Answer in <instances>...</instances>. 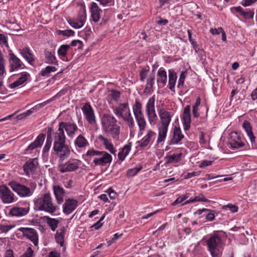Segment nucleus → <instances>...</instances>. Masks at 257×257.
<instances>
[{
  "mask_svg": "<svg viewBox=\"0 0 257 257\" xmlns=\"http://www.w3.org/2000/svg\"><path fill=\"white\" fill-rule=\"evenodd\" d=\"M105 216V215H103L97 222L92 225V227L94 228L96 230L100 228L102 225L101 221L104 219Z\"/></svg>",
  "mask_w": 257,
  "mask_h": 257,
  "instance_id": "bf43d9fd",
  "label": "nucleus"
},
{
  "mask_svg": "<svg viewBox=\"0 0 257 257\" xmlns=\"http://www.w3.org/2000/svg\"><path fill=\"white\" fill-rule=\"evenodd\" d=\"M54 154L59 159V163H62L69 157L71 154V148L67 144L53 147Z\"/></svg>",
  "mask_w": 257,
  "mask_h": 257,
  "instance_id": "9d476101",
  "label": "nucleus"
},
{
  "mask_svg": "<svg viewBox=\"0 0 257 257\" xmlns=\"http://www.w3.org/2000/svg\"><path fill=\"white\" fill-rule=\"evenodd\" d=\"M199 142L201 145H204L206 143V140H205V134L202 132L200 133Z\"/></svg>",
  "mask_w": 257,
  "mask_h": 257,
  "instance_id": "338daca9",
  "label": "nucleus"
},
{
  "mask_svg": "<svg viewBox=\"0 0 257 257\" xmlns=\"http://www.w3.org/2000/svg\"><path fill=\"white\" fill-rule=\"evenodd\" d=\"M187 73L186 71H182L180 75L179 79L178 82L177 87L181 88L183 87L184 80L186 76Z\"/></svg>",
  "mask_w": 257,
  "mask_h": 257,
  "instance_id": "3c124183",
  "label": "nucleus"
},
{
  "mask_svg": "<svg viewBox=\"0 0 257 257\" xmlns=\"http://www.w3.org/2000/svg\"><path fill=\"white\" fill-rule=\"evenodd\" d=\"M52 146V140L49 138V136L47 135L46 141L45 146L43 149V155L44 156H48V152Z\"/></svg>",
  "mask_w": 257,
  "mask_h": 257,
  "instance_id": "a18cd8bd",
  "label": "nucleus"
},
{
  "mask_svg": "<svg viewBox=\"0 0 257 257\" xmlns=\"http://www.w3.org/2000/svg\"><path fill=\"white\" fill-rule=\"evenodd\" d=\"M81 165V161L77 159L69 160L65 163H60L59 170L62 173L70 172L77 170Z\"/></svg>",
  "mask_w": 257,
  "mask_h": 257,
  "instance_id": "1a4fd4ad",
  "label": "nucleus"
},
{
  "mask_svg": "<svg viewBox=\"0 0 257 257\" xmlns=\"http://www.w3.org/2000/svg\"><path fill=\"white\" fill-rule=\"evenodd\" d=\"M169 72V88L171 90H173L175 87L176 80L177 74L173 69H170Z\"/></svg>",
  "mask_w": 257,
  "mask_h": 257,
  "instance_id": "473e14b6",
  "label": "nucleus"
},
{
  "mask_svg": "<svg viewBox=\"0 0 257 257\" xmlns=\"http://www.w3.org/2000/svg\"><path fill=\"white\" fill-rule=\"evenodd\" d=\"M45 139L44 134H40L36 139L30 144L25 150V154H31L33 151L37 148H41Z\"/></svg>",
  "mask_w": 257,
  "mask_h": 257,
  "instance_id": "dca6fc26",
  "label": "nucleus"
},
{
  "mask_svg": "<svg viewBox=\"0 0 257 257\" xmlns=\"http://www.w3.org/2000/svg\"><path fill=\"white\" fill-rule=\"evenodd\" d=\"M83 114L88 122L91 124L96 123L94 110L89 102H86L81 108Z\"/></svg>",
  "mask_w": 257,
  "mask_h": 257,
  "instance_id": "ddd939ff",
  "label": "nucleus"
},
{
  "mask_svg": "<svg viewBox=\"0 0 257 257\" xmlns=\"http://www.w3.org/2000/svg\"><path fill=\"white\" fill-rule=\"evenodd\" d=\"M33 250L32 249L31 247H29L27 248L26 252L21 257H33Z\"/></svg>",
  "mask_w": 257,
  "mask_h": 257,
  "instance_id": "680f3d73",
  "label": "nucleus"
},
{
  "mask_svg": "<svg viewBox=\"0 0 257 257\" xmlns=\"http://www.w3.org/2000/svg\"><path fill=\"white\" fill-rule=\"evenodd\" d=\"M157 81L158 83L162 84L163 86H164L167 83V72L163 68H160L157 72Z\"/></svg>",
  "mask_w": 257,
  "mask_h": 257,
  "instance_id": "2f4dec72",
  "label": "nucleus"
},
{
  "mask_svg": "<svg viewBox=\"0 0 257 257\" xmlns=\"http://www.w3.org/2000/svg\"><path fill=\"white\" fill-rule=\"evenodd\" d=\"M131 149V146L128 145H125L121 151L118 154V158L119 160L123 161L127 155L129 154Z\"/></svg>",
  "mask_w": 257,
  "mask_h": 257,
  "instance_id": "ea45409f",
  "label": "nucleus"
},
{
  "mask_svg": "<svg viewBox=\"0 0 257 257\" xmlns=\"http://www.w3.org/2000/svg\"><path fill=\"white\" fill-rule=\"evenodd\" d=\"M9 62L10 66V71L11 72L18 70L24 66L22 61L12 52L9 53Z\"/></svg>",
  "mask_w": 257,
  "mask_h": 257,
  "instance_id": "a211bd4d",
  "label": "nucleus"
},
{
  "mask_svg": "<svg viewBox=\"0 0 257 257\" xmlns=\"http://www.w3.org/2000/svg\"><path fill=\"white\" fill-rule=\"evenodd\" d=\"M64 235L65 228L64 227L59 228L57 231L55 235V239L56 242L59 243L61 246L63 245Z\"/></svg>",
  "mask_w": 257,
  "mask_h": 257,
  "instance_id": "4c0bfd02",
  "label": "nucleus"
},
{
  "mask_svg": "<svg viewBox=\"0 0 257 257\" xmlns=\"http://www.w3.org/2000/svg\"><path fill=\"white\" fill-rule=\"evenodd\" d=\"M143 167L142 165H138L137 167L130 169L128 170L127 173V176L128 177H132L135 176L136 175L138 174L139 172H140Z\"/></svg>",
  "mask_w": 257,
  "mask_h": 257,
  "instance_id": "de8ad7c7",
  "label": "nucleus"
},
{
  "mask_svg": "<svg viewBox=\"0 0 257 257\" xmlns=\"http://www.w3.org/2000/svg\"><path fill=\"white\" fill-rule=\"evenodd\" d=\"M19 52L23 58L31 65H34L35 63V58L33 55L30 52V50L28 48H24L19 49Z\"/></svg>",
  "mask_w": 257,
  "mask_h": 257,
  "instance_id": "cd10ccee",
  "label": "nucleus"
},
{
  "mask_svg": "<svg viewBox=\"0 0 257 257\" xmlns=\"http://www.w3.org/2000/svg\"><path fill=\"white\" fill-rule=\"evenodd\" d=\"M28 75V74L27 73L22 74V75L18 80L10 84V88L12 89L15 88L20 85H22L27 81Z\"/></svg>",
  "mask_w": 257,
  "mask_h": 257,
  "instance_id": "c9c22d12",
  "label": "nucleus"
},
{
  "mask_svg": "<svg viewBox=\"0 0 257 257\" xmlns=\"http://www.w3.org/2000/svg\"><path fill=\"white\" fill-rule=\"evenodd\" d=\"M57 71V68L55 66H47L40 71V75L43 77H49L51 72H54Z\"/></svg>",
  "mask_w": 257,
  "mask_h": 257,
  "instance_id": "79ce46f5",
  "label": "nucleus"
},
{
  "mask_svg": "<svg viewBox=\"0 0 257 257\" xmlns=\"http://www.w3.org/2000/svg\"><path fill=\"white\" fill-rule=\"evenodd\" d=\"M143 106L142 103L138 100L136 99L135 104L133 106V111L135 117L143 114Z\"/></svg>",
  "mask_w": 257,
  "mask_h": 257,
  "instance_id": "e433bc0d",
  "label": "nucleus"
},
{
  "mask_svg": "<svg viewBox=\"0 0 257 257\" xmlns=\"http://www.w3.org/2000/svg\"><path fill=\"white\" fill-rule=\"evenodd\" d=\"M113 111L117 117L121 118H122L125 114L131 113L127 102L119 104L117 106L113 108Z\"/></svg>",
  "mask_w": 257,
  "mask_h": 257,
  "instance_id": "6ab92c4d",
  "label": "nucleus"
},
{
  "mask_svg": "<svg viewBox=\"0 0 257 257\" xmlns=\"http://www.w3.org/2000/svg\"><path fill=\"white\" fill-rule=\"evenodd\" d=\"M29 211L28 208L15 207L11 209L10 214L15 216H23L28 214Z\"/></svg>",
  "mask_w": 257,
  "mask_h": 257,
  "instance_id": "7c9ffc66",
  "label": "nucleus"
},
{
  "mask_svg": "<svg viewBox=\"0 0 257 257\" xmlns=\"http://www.w3.org/2000/svg\"><path fill=\"white\" fill-rule=\"evenodd\" d=\"M85 156L90 158L94 157L93 163L96 166H104L111 163L112 160L111 155L106 151H100L93 148L89 149Z\"/></svg>",
  "mask_w": 257,
  "mask_h": 257,
  "instance_id": "7ed1b4c3",
  "label": "nucleus"
},
{
  "mask_svg": "<svg viewBox=\"0 0 257 257\" xmlns=\"http://www.w3.org/2000/svg\"><path fill=\"white\" fill-rule=\"evenodd\" d=\"M123 120L126 122L127 125L130 127H133L135 126L134 118L132 116L131 113L125 114L122 118Z\"/></svg>",
  "mask_w": 257,
  "mask_h": 257,
  "instance_id": "49530a36",
  "label": "nucleus"
},
{
  "mask_svg": "<svg viewBox=\"0 0 257 257\" xmlns=\"http://www.w3.org/2000/svg\"><path fill=\"white\" fill-rule=\"evenodd\" d=\"M120 128V126L116 127L115 130L108 134L115 141H118L119 140Z\"/></svg>",
  "mask_w": 257,
  "mask_h": 257,
  "instance_id": "09e8293b",
  "label": "nucleus"
},
{
  "mask_svg": "<svg viewBox=\"0 0 257 257\" xmlns=\"http://www.w3.org/2000/svg\"><path fill=\"white\" fill-rule=\"evenodd\" d=\"M119 126L117 124V123H115L112 125H111V126H109L108 127H107L105 129L103 130V131L106 133V134H109V133H110L111 131H113L115 129L116 127H119Z\"/></svg>",
  "mask_w": 257,
  "mask_h": 257,
  "instance_id": "69168bd1",
  "label": "nucleus"
},
{
  "mask_svg": "<svg viewBox=\"0 0 257 257\" xmlns=\"http://www.w3.org/2000/svg\"><path fill=\"white\" fill-rule=\"evenodd\" d=\"M182 153L173 154L171 155H168L165 157L167 163H177L181 160Z\"/></svg>",
  "mask_w": 257,
  "mask_h": 257,
  "instance_id": "a19ab883",
  "label": "nucleus"
},
{
  "mask_svg": "<svg viewBox=\"0 0 257 257\" xmlns=\"http://www.w3.org/2000/svg\"><path fill=\"white\" fill-rule=\"evenodd\" d=\"M158 114L160 120L157 126L158 130L157 143L159 144L165 141L167 137L168 127L172 120V115L171 112L164 108L159 109Z\"/></svg>",
  "mask_w": 257,
  "mask_h": 257,
  "instance_id": "f257e3e1",
  "label": "nucleus"
},
{
  "mask_svg": "<svg viewBox=\"0 0 257 257\" xmlns=\"http://www.w3.org/2000/svg\"><path fill=\"white\" fill-rule=\"evenodd\" d=\"M53 190L57 203L61 204L66 195L64 189L59 185H56L53 186Z\"/></svg>",
  "mask_w": 257,
  "mask_h": 257,
  "instance_id": "b1692460",
  "label": "nucleus"
},
{
  "mask_svg": "<svg viewBox=\"0 0 257 257\" xmlns=\"http://www.w3.org/2000/svg\"><path fill=\"white\" fill-rule=\"evenodd\" d=\"M156 136V133L151 130L147 131V134L143 138V139L138 143V147L141 148H145L149 145L151 142L154 140Z\"/></svg>",
  "mask_w": 257,
  "mask_h": 257,
  "instance_id": "aec40b11",
  "label": "nucleus"
},
{
  "mask_svg": "<svg viewBox=\"0 0 257 257\" xmlns=\"http://www.w3.org/2000/svg\"><path fill=\"white\" fill-rule=\"evenodd\" d=\"M0 199L4 204H11L17 201V196L6 185L0 186Z\"/></svg>",
  "mask_w": 257,
  "mask_h": 257,
  "instance_id": "6e6552de",
  "label": "nucleus"
},
{
  "mask_svg": "<svg viewBox=\"0 0 257 257\" xmlns=\"http://www.w3.org/2000/svg\"><path fill=\"white\" fill-rule=\"evenodd\" d=\"M44 218L51 230L54 231L58 227L59 221L56 218H52L47 216H44Z\"/></svg>",
  "mask_w": 257,
  "mask_h": 257,
  "instance_id": "58836bf2",
  "label": "nucleus"
},
{
  "mask_svg": "<svg viewBox=\"0 0 257 257\" xmlns=\"http://www.w3.org/2000/svg\"><path fill=\"white\" fill-rule=\"evenodd\" d=\"M47 135L49 136L50 140L53 141V147H56L66 144V137L64 131H62L59 127L56 131L53 133L49 130Z\"/></svg>",
  "mask_w": 257,
  "mask_h": 257,
  "instance_id": "0eeeda50",
  "label": "nucleus"
},
{
  "mask_svg": "<svg viewBox=\"0 0 257 257\" xmlns=\"http://www.w3.org/2000/svg\"><path fill=\"white\" fill-rule=\"evenodd\" d=\"M229 143L232 148H239L244 144L240 141V138L236 132H231L230 135Z\"/></svg>",
  "mask_w": 257,
  "mask_h": 257,
  "instance_id": "393cba45",
  "label": "nucleus"
},
{
  "mask_svg": "<svg viewBox=\"0 0 257 257\" xmlns=\"http://www.w3.org/2000/svg\"><path fill=\"white\" fill-rule=\"evenodd\" d=\"M254 12L253 10H248L247 11H243L241 16L245 19H252L254 16Z\"/></svg>",
  "mask_w": 257,
  "mask_h": 257,
  "instance_id": "603ef678",
  "label": "nucleus"
},
{
  "mask_svg": "<svg viewBox=\"0 0 257 257\" xmlns=\"http://www.w3.org/2000/svg\"><path fill=\"white\" fill-rule=\"evenodd\" d=\"M12 190L16 192L20 197L26 198L32 196L36 189V185L29 188L17 181H12L8 183Z\"/></svg>",
  "mask_w": 257,
  "mask_h": 257,
  "instance_id": "39448f33",
  "label": "nucleus"
},
{
  "mask_svg": "<svg viewBox=\"0 0 257 257\" xmlns=\"http://www.w3.org/2000/svg\"><path fill=\"white\" fill-rule=\"evenodd\" d=\"M191 107L189 105H186L184 109L183 114V125L184 130L186 131L189 130L191 123Z\"/></svg>",
  "mask_w": 257,
  "mask_h": 257,
  "instance_id": "4be33fe9",
  "label": "nucleus"
},
{
  "mask_svg": "<svg viewBox=\"0 0 257 257\" xmlns=\"http://www.w3.org/2000/svg\"><path fill=\"white\" fill-rule=\"evenodd\" d=\"M184 138V135L182 134L181 129L179 127H175L173 131V136L169 142V145H176Z\"/></svg>",
  "mask_w": 257,
  "mask_h": 257,
  "instance_id": "a878e982",
  "label": "nucleus"
},
{
  "mask_svg": "<svg viewBox=\"0 0 257 257\" xmlns=\"http://www.w3.org/2000/svg\"><path fill=\"white\" fill-rule=\"evenodd\" d=\"M90 12L92 21L95 23L98 22L100 19L102 10L96 3L92 2L90 4Z\"/></svg>",
  "mask_w": 257,
  "mask_h": 257,
  "instance_id": "412c9836",
  "label": "nucleus"
},
{
  "mask_svg": "<svg viewBox=\"0 0 257 257\" xmlns=\"http://www.w3.org/2000/svg\"><path fill=\"white\" fill-rule=\"evenodd\" d=\"M120 93L118 91L112 90L111 91V97L113 100H114L115 101H117L118 100V99L120 97Z\"/></svg>",
  "mask_w": 257,
  "mask_h": 257,
  "instance_id": "052dcab7",
  "label": "nucleus"
},
{
  "mask_svg": "<svg viewBox=\"0 0 257 257\" xmlns=\"http://www.w3.org/2000/svg\"><path fill=\"white\" fill-rule=\"evenodd\" d=\"M101 121L102 128L103 130H104L116 123L117 120L112 115L109 114H104L103 115Z\"/></svg>",
  "mask_w": 257,
  "mask_h": 257,
  "instance_id": "bb28decb",
  "label": "nucleus"
},
{
  "mask_svg": "<svg viewBox=\"0 0 257 257\" xmlns=\"http://www.w3.org/2000/svg\"><path fill=\"white\" fill-rule=\"evenodd\" d=\"M57 33L59 35L70 37L73 36L74 34V32L72 30H58L57 31Z\"/></svg>",
  "mask_w": 257,
  "mask_h": 257,
  "instance_id": "8fccbe9b",
  "label": "nucleus"
},
{
  "mask_svg": "<svg viewBox=\"0 0 257 257\" xmlns=\"http://www.w3.org/2000/svg\"><path fill=\"white\" fill-rule=\"evenodd\" d=\"M155 101L156 97L154 95L149 99L145 106L147 118L151 125H155L157 122L158 116L155 109Z\"/></svg>",
  "mask_w": 257,
  "mask_h": 257,
  "instance_id": "423d86ee",
  "label": "nucleus"
},
{
  "mask_svg": "<svg viewBox=\"0 0 257 257\" xmlns=\"http://www.w3.org/2000/svg\"><path fill=\"white\" fill-rule=\"evenodd\" d=\"M74 145L76 149H83L88 146L89 143L83 135L80 134L74 140Z\"/></svg>",
  "mask_w": 257,
  "mask_h": 257,
  "instance_id": "c85d7f7f",
  "label": "nucleus"
},
{
  "mask_svg": "<svg viewBox=\"0 0 257 257\" xmlns=\"http://www.w3.org/2000/svg\"><path fill=\"white\" fill-rule=\"evenodd\" d=\"M135 117L139 126L140 132L145 131L147 125V122L144 114L140 115Z\"/></svg>",
  "mask_w": 257,
  "mask_h": 257,
  "instance_id": "72a5a7b5",
  "label": "nucleus"
},
{
  "mask_svg": "<svg viewBox=\"0 0 257 257\" xmlns=\"http://www.w3.org/2000/svg\"><path fill=\"white\" fill-rule=\"evenodd\" d=\"M69 45L73 47L76 46L78 49H81L83 47V43L80 40H73Z\"/></svg>",
  "mask_w": 257,
  "mask_h": 257,
  "instance_id": "5fc2aeb1",
  "label": "nucleus"
},
{
  "mask_svg": "<svg viewBox=\"0 0 257 257\" xmlns=\"http://www.w3.org/2000/svg\"><path fill=\"white\" fill-rule=\"evenodd\" d=\"M149 70L143 69L140 73V80L141 81H144L148 75Z\"/></svg>",
  "mask_w": 257,
  "mask_h": 257,
  "instance_id": "13d9d810",
  "label": "nucleus"
},
{
  "mask_svg": "<svg viewBox=\"0 0 257 257\" xmlns=\"http://www.w3.org/2000/svg\"><path fill=\"white\" fill-rule=\"evenodd\" d=\"M206 212H208V213L206 215V219L210 221L213 220L215 217L214 211L209 209V211H207Z\"/></svg>",
  "mask_w": 257,
  "mask_h": 257,
  "instance_id": "6e6d98bb",
  "label": "nucleus"
},
{
  "mask_svg": "<svg viewBox=\"0 0 257 257\" xmlns=\"http://www.w3.org/2000/svg\"><path fill=\"white\" fill-rule=\"evenodd\" d=\"M195 202H209L210 200L206 199L202 194H200L199 195L194 198Z\"/></svg>",
  "mask_w": 257,
  "mask_h": 257,
  "instance_id": "864d4df0",
  "label": "nucleus"
},
{
  "mask_svg": "<svg viewBox=\"0 0 257 257\" xmlns=\"http://www.w3.org/2000/svg\"><path fill=\"white\" fill-rule=\"evenodd\" d=\"M154 75L150 76L147 80V84L145 89V92L149 93L153 91V87L154 84Z\"/></svg>",
  "mask_w": 257,
  "mask_h": 257,
  "instance_id": "37998d69",
  "label": "nucleus"
},
{
  "mask_svg": "<svg viewBox=\"0 0 257 257\" xmlns=\"http://www.w3.org/2000/svg\"><path fill=\"white\" fill-rule=\"evenodd\" d=\"M35 208L39 211H44L51 215L55 214L58 207L53 202L49 193H45L38 196L34 200Z\"/></svg>",
  "mask_w": 257,
  "mask_h": 257,
  "instance_id": "f03ea898",
  "label": "nucleus"
},
{
  "mask_svg": "<svg viewBox=\"0 0 257 257\" xmlns=\"http://www.w3.org/2000/svg\"><path fill=\"white\" fill-rule=\"evenodd\" d=\"M98 142L104 149L108 151L110 153L116 155V149L114 148L111 140L108 139L102 135H99L97 138Z\"/></svg>",
  "mask_w": 257,
  "mask_h": 257,
  "instance_id": "2eb2a0df",
  "label": "nucleus"
},
{
  "mask_svg": "<svg viewBox=\"0 0 257 257\" xmlns=\"http://www.w3.org/2000/svg\"><path fill=\"white\" fill-rule=\"evenodd\" d=\"M212 162L211 161L204 160L202 161L199 165L200 168H203L205 167L210 166L212 164Z\"/></svg>",
  "mask_w": 257,
  "mask_h": 257,
  "instance_id": "0e129e2a",
  "label": "nucleus"
},
{
  "mask_svg": "<svg viewBox=\"0 0 257 257\" xmlns=\"http://www.w3.org/2000/svg\"><path fill=\"white\" fill-rule=\"evenodd\" d=\"M206 244L212 257L221 256L223 247L220 236L217 234L211 235L206 240Z\"/></svg>",
  "mask_w": 257,
  "mask_h": 257,
  "instance_id": "20e7f679",
  "label": "nucleus"
},
{
  "mask_svg": "<svg viewBox=\"0 0 257 257\" xmlns=\"http://www.w3.org/2000/svg\"><path fill=\"white\" fill-rule=\"evenodd\" d=\"M70 47V45H61L58 50V54L62 59L66 57L67 52Z\"/></svg>",
  "mask_w": 257,
  "mask_h": 257,
  "instance_id": "c03bdc74",
  "label": "nucleus"
},
{
  "mask_svg": "<svg viewBox=\"0 0 257 257\" xmlns=\"http://www.w3.org/2000/svg\"><path fill=\"white\" fill-rule=\"evenodd\" d=\"M78 201L72 198L65 200L63 205V212L66 215H69L75 210L78 206Z\"/></svg>",
  "mask_w": 257,
  "mask_h": 257,
  "instance_id": "f3484780",
  "label": "nucleus"
},
{
  "mask_svg": "<svg viewBox=\"0 0 257 257\" xmlns=\"http://www.w3.org/2000/svg\"><path fill=\"white\" fill-rule=\"evenodd\" d=\"M12 227L10 225H0V230L3 232H7L11 229Z\"/></svg>",
  "mask_w": 257,
  "mask_h": 257,
  "instance_id": "774afa93",
  "label": "nucleus"
},
{
  "mask_svg": "<svg viewBox=\"0 0 257 257\" xmlns=\"http://www.w3.org/2000/svg\"><path fill=\"white\" fill-rule=\"evenodd\" d=\"M58 127L62 131H64L65 130L67 136L71 139L74 137L76 132L78 130L77 124L72 122L61 121L59 123Z\"/></svg>",
  "mask_w": 257,
  "mask_h": 257,
  "instance_id": "9b49d317",
  "label": "nucleus"
},
{
  "mask_svg": "<svg viewBox=\"0 0 257 257\" xmlns=\"http://www.w3.org/2000/svg\"><path fill=\"white\" fill-rule=\"evenodd\" d=\"M242 126L243 128L245 130V132H246V134L248 137H249L250 142L251 143L254 142L255 137H254L252 133L250 123L248 121L245 120L243 122Z\"/></svg>",
  "mask_w": 257,
  "mask_h": 257,
  "instance_id": "f704fd0d",
  "label": "nucleus"
},
{
  "mask_svg": "<svg viewBox=\"0 0 257 257\" xmlns=\"http://www.w3.org/2000/svg\"><path fill=\"white\" fill-rule=\"evenodd\" d=\"M44 56L48 64L58 65V61L55 56V52L48 49L44 50Z\"/></svg>",
  "mask_w": 257,
  "mask_h": 257,
  "instance_id": "c756f323",
  "label": "nucleus"
},
{
  "mask_svg": "<svg viewBox=\"0 0 257 257\" xmlns=\"http://www.w3.org/2000/svg\"><path fill=\"white\" fill-rule=\"evenodd\" d=\"M0 45H4L7 47H9L7 37L4 35L2 34H0Z\"/></svg>",
  "mask_w": 257,
  "mask_h": 257,
  "instance_id": "4d7b16f0",
  "label": "nucleus"
},
{
  "mask_svg": "<svg viewBox=\"0 0 257 257\" xmlns=\"http://www.w3.org/2000/svg\"><path fill=\"white\" fill-rule=\"evenodd\" d=\"M38 165L36 159H30L23 166L24 172L27 176L33 174L36 170Z\"/></svg>",
  "mask_w": 257,
  "mask_h": 257,
  "instance_id": "5701e85b",
  "label": "nucleus"
},
{
  "mask_svg": "<svg viewBox=\"0 0 257 257\" xmlns=\"http://www.w3.org/2000/svg\"><path fill=\"white\" fill-rule=\"evenodd\" d=\"M86 20V13L85 9L81 10L78 14L77 19H70L68 21L69 25L74 29H80L82 28Z\"/></svg>",
  "mask_w": 257,
  "mask_h": 257,
  "instance_id": "f8f14e48",
  "label": "nucleus"
},
{
  "mask_svg": "<svg viewBox=\"0 0 257 257\" xmlns=\"http://www.w3.org/2000/svg\"><path fill=\"white\" fill-rule=\"evenodd\" d=\"M223 29L221 27H219L217 29H211L210 30V32L213 35H218L222 32Z\"/></svg>",
  "mask_w": 257,
  "mask_h": 257,
  "instance_id": "e2e57ef3",
  "label": "nucleus"
},
{
  "mask_svg": "<svg viewBox=\"0 0 257 257\" xmlns=\"http://www.w3.org/2000/svg\"><path fill=\"white\" fill-rule=\"evenodd\" d=\"M19 230L23 233L24 236L32 241L35 246L38 245V235L35 229L28 227H21Z\"/></svg>",
  "mask_w": 257,
  "mask_h": 257,
  "instance_id": "4468645a",
  "label": "nucleus"
}]
</instances>
